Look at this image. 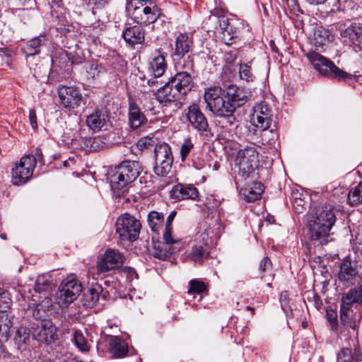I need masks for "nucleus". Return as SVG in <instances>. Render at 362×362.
Listing matches in <instances>:
<instances>
[{
	"label": "nucleus",
	"instance_id": "obj_1",
	"mask_svg": "<svg viewBox=\"0 0 362 362\" xmlns=\"http://www.w3.org/2000/svg\"><path fill=\"white\" fill-rule=\"evenodd\" d=\"M251 94L244 88L230 86L223 90L220 87L207 89L204 95L206 108L218 117L225 118L230 125L236 121L235 110L244 105Z\"/></svg>",
	"mask_w": 362,
	"mask_h": 362
},
{
	"label": "nucleus",
	"instance_id": "obj_2",
	"mask_svg": "<svg viewBox=\"0 0 362 362\" xmlns=\"http://www.w3.org/2000/svg\"><path fill=\"white\" fill-rule=\"evenodd\" d=\"M336 221L333 209L323 206L317 209L316 216L309 223L310 238L313 246H323L329 241V231Z\"/></svg>",
	"mask_w": 362,
	"mask_h": 362
},
{
	"label": "nucleus",
	"instance_id": "obj_3",
	"mask_svg": "<svg viewBox=\"0 0 362 362\" xmlns=\"http://www.w3.org/2000/svg\"><path fill=\"white\" fill-rule=\"evenodd\" d=\"M142 171L138 161L125 160L119 164L111 180V188L116 197H124L129 185L133 182Z\"/></svg>",
	"mask_w": 362,
	"mask_h": 362
},
{
	"label": "nucleus",
	"instance_id": "obj_4",
	"mask_svg": "<svg viewBox=\"0 0 362 362\" xmlns=\"http://www.w3.org/2000/svg\"><path fill=\"white\" fill-rule=\"evenodd\" d=\"M153 3L146 0H128L126 10L138 24L147 25L157 19V11L151 6Z\"/></svg>",
	"mask_w": 362,
	"mask_h": 362
},
{
	"label": "nucleus",
	"instance_id": "obj_5",
	"mask_svg": "<svg viewBox=\"0 0 362 362\" xmlns=\"http://www.w3.org/2000/svg\"><path fill=\"white\" fill-rule=\"evenodd\" d=\"M305 56L315 69L323 76L342 80L349 76L348 73L339 69L331 60L315 51H309Z\"/></svg>",
	"mask_w": 362,
	"mask_h": 362
},
{
	"label": "nucleus",
	"instance_id": "obj_6",
	"mask_svg": "<svg viewBox=\"0 0 362 362\" xmlns=\"http://www.w3.org/2000/svg\"><path fill=\"white\" fill-rule=\"evenodd\" d=\"M259 153L255 144L247 146L238 151L235 163L239 168V175L247 177L257 168Z\"/></svg>",
	"mask_w": 362,
	"mask_h": 362
},
{
	"label": "nucleus",
	"instance_id": "obj_7",
	"mask_svg": "<svg viewBox=\"0 0 362 362\" xmlns=\"http://www.w3.org/2000/svg\"><path fill=\"white\" fill-rule=\"evenodd\" d=\"M141 228L140 221L129 214L121 215L116 221V231L122 241H135L139 238Z\"/></svg>",
	"mask_w": 362,
	"mask_h": 362
},
{
	"label": "nucleus",
	"instance_id": "obj_8",
	"mask_svg": "<svg viewBox=\"0 0 362 362\" xmlns=\"http://www.w3.org/2000/svg\"><path fill=\"white\" fill-rule=\"evenodd\" d=\"M82 291V286L74 276L64 279L58 288L56 300L61 307L74 302Z\"/></svg>",
	"mask_w": 362,
	"mask_h": 362
},
{
	"label": "nucleus",
	"instance_id": "obj_9",
	"mask_svg": "<svg viewBox=\"0 0 362 362\" xmlns=\"http://www.w3.org/2000/svg\"><path fill=\"white\" fill-rule=\"evenodd\" d=\"M36 164L37 160L35 156H23L12 168L13 184L21 185L26 183L32 177Z\"/></svg>",
	"mask_w": 362,
	"mask_h": 362
},
{
	"label": "nucleus",
	"instance_id": "obj_10",
	"mask_svg": "<svg viewBox=\"0 0 362 362\" xmlns=\"http://www.w3.org/2000/svg\"><path fill=\"white\" fill-rule=\"evenodd\" d=\"M154 156L155 173L158 176H165L170 171L173 163L170 146L165 142L158 143L154 147Z\"/></svg>",
	"mask_w": 362,
	"mask_h": 362
},
{
	"label": "nucleus",
	"instance_id": "obj_11",
	"mask_svg": "<svg viewBox=\"0 0 362 362\" xmlns=\"http://www.w3.org/2000/svg\"><path fill=\"white\" fill-rule=\"evenodd\" d=\"M125 257L119 250H105L97 258L96 267L100 273H105L120 268Z\"/></svg>",
	"mask_w": 362,
	"mask_h": 362
},
{
	"label": "nucleus",
	"instance_id": "obj_12",
	"mask_svg": "<svg viewBox=\"0 0 362 362\" xmlns=\"http://www.w3.org/2000/svg\"><path fill=\"white\" fill-rule=\"evenodd\" d=\"M272 120V110L266 102L262 101L253 107V113L251 116V123L253 126L265 131L269 127Z\"/></svg>",
	"mask_w": 362,
	"mask_h": 362
},
{
	"label": "nucleus",
	"instance_id": "obj_13",
	"mask_svg": "<svg viewBox=\"0 0 362 362\" xmlns=\"http://www.w3.org/2000/svg\"><path fill=\"white\" fill-rule=\"evenodd\" d=\"M337 278L339 283L346 287L354 285L360 278L358 270L349 256H346L341 262Z\"/></svg>",
	"mask_w": 362,
	"mask_h": 362
},
{
	"label": "nucleus",
	"instance_id": "obj_14",
	"mask_svg": "<svg viewBox=\"0 0 362 362\" xmlns=\"http://www.w3.org/2000/svg\"><path fill=\"white\" fill-rule=\"evenodd\" d=\"M340 35L353 45L362 50V23L349 22L344 27H339Z\"/></svg>",
	"mask_w": 362,
	"mask_h": 362
},
{
	"label": "nucleus",
	"instance_id": "obj_15",
	"mask_svg": "<svg viewBox=\"0 0 362 362\" xmlns=\"http://www.w3.org/2000/svg\"><path fill=\"white\" fill-rule=\"evenodd\" d=\"M57 328L50 321H43L33 334V339L46 344H50L58 339Z\"/></svg>",
	"mask_w": 362,
	"mask_h": 362
},
{
	"label": "nucleus",
	"instance_id": "obj_16",
	"mask_svg": "<svg viewBox=\"0 0 362 362\" xmlns=\"http://www.w3.org/2000/svg\"><path fill=\"white\" fill-rule=\"evenodd\" d=\"M58 93L61 103L66 108L78 107L82 100L81 93L74 87L63 86L59 88Z\"/></svg>",
	"mask_w": 362,
	"mask_h": 362
},
{
	"label": "nucleus",
	"instance_id": "obj_17",
	"mask_svg": "<svg viewBox=\"0 0 362 362\" xmlns=\"http://www.w3.org/2000/svg\"><path fill=\"white\" fill-rule=\"evenodd\" d=\"M187 117L193 128L199 132L208 130V121L197 104L194 103L188 107Z\"/></svg>",
	"mask_w": 362,
	"mask_h": 362
},
{
	"label": "nucleus",
	"instance_id": "obj_18",
	"mask_svg": "<svg viewBox=\"0 0 362 362\" xmlns=\"http://www.w3.org/2000/svg\"><path fill=\"white\" fill-rule=\"evenodd\" d=\"M181 98L178 90L171 86L170 82H168L163 87L160 88L156 93V98L160 104L168 106L171 103H175Z\"/></svg>",
	"mask_w": 362,
	"mask_h": 362
},
{
	"label": "nucleus",
	"instance_id": "obj_19",
	"mask_svg": "<svg viewBox=\"0 0 362 362\" xmlns=\"http://www.w3.org/2000/svg\"><path fill=\"white\" fill-rule=\"evenodd\" d=\"M170 82L181 97L187 94L192 87V77L187 71L178 72Z\"/></svg>",
	"mask_w": 362,
	"mask_h": 362
},
{
	"label": "nucleus",
	"instance_id": "obj_20",
	"mask_svg": "<svg viewBox=\"0 0 362 362\" xmlns=\"http://www.w3.org/2000/svg\"><path fill=\"white\" fill-rule=\"evenodd\" d=\"M197 189L191 185L177 184L170 191V197L181 200L185 199H195L198 197Z\"/></svg>",
	"mask_w": 362,
	"mask_h": 362
},
{
	"label": "nucleus",
	"instance_id": "obj_21",
	"mask_svg": "<svg viewBox=\"0 0 362 362\" xmlns=\"http://www.w3.org/2000/svg\"><path fill=\"white\" fill-rule=\"evenodd\" d=\"M48 42V38L45 35H40L28 40L25 45L22 48V52L25 54L27 60L29 57L40 53L41 48Z\"/></svg>",
	"mask_w": 362,
	"mask_h": 362
},
{
	"label": "nucleus",
	"instance_id": "obj_22",
	"mask_svg": "<svg viewBox=\"0 0 362 362\" xmlns=\"http://www.w3.org/2000/svg\"><path fill=\"white\" fill-rule=\"evenodd\" d=\"M85 300L88 306H93L97 303L100 304V300L105 301L106 294L103 292L102 286L98 283L93 284L88 288L87 293L84 294ZM103 303H101L103 304Z\"/></svg>",
	"mask_w": 362,
	"mask_h": 362
},
{
	"label": "nucleus",
	"instance_id": "obj_23",
	"mask_svg": "<svg viewBox=\"0 0 362 362\" xmlns=\"http://www.w3.org/2000/svg\"><path fill=\"white\" fill-rule=\"evenodd\" d=\"M123 38L130 45L141 44L144 42V30L140 25L127 28L122 33Z\"/></svg>",
	"mask_w": 362,
	"mask_h": 362
},
{
	"label": "nucleus",
	"instance_id": "obj_24",
	"mask_svg": "<svg viewBox=\"0 0 362 362\" xmlns=\"http://www.w3.org/2000/svg\"><path fill=\"white\" fill-rule=\"evenodd\" d=\"M108 115L105 111L95 110L86 119L87 125L93 130L101 129L107 122Z\"/></svg>",
	"mask_w": 362,
	"mask_h": 362
},
{
	"label": "nucleus",
	"instance_id": "obj_25",
	"mask_svg": "<svg viewBox=\"0 0 362 362\" xmlns=\"http://www.w3.org/2000/svg\"><path fill=\"white\" fill-rule=\"evenodd\" d=\"M110 353L114 358H124L127 355V344L118 337H110L109 339Z\"/></svg>",
	"mask_w": 362,
	"mask_h": 362
},
{
	"label": "nucleus",
	"instance_id": "obj_26",
	"mask_svg": "<svg viewBox=\"0 0 362 362\" xmlns=\"http://www.w3.org/2000/svg\"><path fill=\"white\" fill-rule=\"evenodd\" d=\"M129 120L131 127L137 129L146 121V118L136 104L131 103L129 107Z\"/></svg>",
	"mask_w": 362,
	"mask_h": 362
},
{
	"label": "nucleus",
	"instance_id": "obj_27",
	"mask_svg": "<svg viewBox=\"0 0 362 362\" xmlns=\"http://www.w3.org/2000/svg\"><path fill=\"white\" fill-rule=\"evenodd\" d=\"M191 47V41L188 36L185 34H180L175 42L174 56L181 58L189 51Z\"/></svg>",
	"mask_w": 362,
	"mask_h": 362
},
{
	"label": "nucleus",
	"instance_id": "obj_28",
	"mask_svg": "<svg viewBox=\"0 0 362 362\" xmlns=\"http://www.w3.org/2000/svg\"><path fill=\"white\" fill-rule=\"evenodd\" d=\"M341 303L352 306L354 303L362 304V285L350 289L341 297Z\"/></svg>",
	"mask_w": 362,
	"mask_h": 362
},
{
	"label": "nucleus",
	"instance_id": "obj_29",
	"mask_svg": "<svg viewBox=\"0 0 362 362\" xmlns=\"http://www.w3.org/2000/svg\"><path fill=\"white\" fill-rule=\"evenodd\" d=\"M263 190L262 183L255 182L252 187L242 189L241 194L247 202H254L260 198Z\"/></svg>",
	"mask_w": 362,
	"mask_h": 362
},
{
	"label": "nucleus",
	"instance_id": "obj_30",
	"mask_svg": "<svg viewBox=\"0 0 362 362\" xmlns=\"http://www.w3.org/2000/svg\"><path fill=\"white\" fill-rule=\"evenodd\" d=\"M147 221L151 230L158 233L163 226L164 215L161 212L151 211L148 214Z\"/></svg>",
	"mask_w": 362,
	"mask_h": 362
},
{
	"label": "nucleus",
	"instance_id": "obj_31",
	"mask_svg": "<svg viewBox=\"0 0 362 362\" xmlns=\"http://www.w3.org/2000/svg\"><path fill=\"white\" fill-rule=\"evenodd\" d=\"M332 39L333 37L327 30L318 28L314 33L313 43L317 49H323Z\"/></svg>",
	"mask_w": 362,
	"mask_h": 362
},
{
	"label": "nucleus",
	"instance_id": "obj_32",
	"mask_svg": "<svg viewBox=\"0 0 362 362\" xmlns=\"http://www.w3.org/2000/svg\"><path fill=\"white\" fill-rule=\"evenodd\" d=\"M351 308L350 305L341 303L340 320L342 325L355 330L357 327V323L352 317L353 311L351 310Z\"/></svg>",
	"mask_w": 362,
	"mask_h": 362
},
{
	"label": "nucleus",
	"instance_id": "obj_33",
	"mask_svg": "<svg viewBox=\"0 0 362 362\" xmlns=\"http://www.w3.org/2000/svg\"><path fill=\"white\" fill-rule=\"evenodd\" d=\"M151 67L155 78H158L164 74L167 64L163 54H158L153 57L151 63Z\"/></svg>",
	"mask_w": 362,
	"mask_h": 362
},
{
	"label": "nucleus",
	"instance_id": "obj_34",
	"mask_svg": "<svg viewBox=\"0 0 362 362\" xmlns=\"http://www.w3.org/2000/svg\"><path fill=\"white\" fill-rule=\"evenodd\" d=\"M212 17L210 16L209 19L211 20H216L218 19L219 23V28L222 31H228V28L231 23L229 22L228 19L224 17V9L221 8H216L213 11H211Z\"/></svg>",
	"mask_w": 362,
	"mask_h": 362
},
{
	"label": "nucleus",
	"instance_id": "obj_35",
	"mask_svg": "<svg viewBox=\"0 0 362 362\" xmlns=\"http://www.w3.org/2000/svg\"><path fill=\"white\" fill-rule=\"evenodd\" d=\"M30 340V331L27 328L21 327L17 329L14 337V341L16 344H18V349H25L23 346L28 344Z\"/></svg>",
	"mask_w": 362,
	"mask_h": 362
},
{
	"label": "nucleus",
	"instance_id": "obj_36",
	"mask_svg": "<svg viewBox=\"0 0 362 362\" xmlns=\"http://www.w3.org/2000/svg\"><path fill=\"white\" fill-rule=\"evenodd\" d=\"M52 288V283L50 277L43 274L37 277L35 284V291L37 293L49 292Z\"/></svg>",
	"mask_w": 362,
	"mask_h": 362
},
{
	"label": "nucleus",
	"instance_id": "obj_37",
	"mask_svg": "<svg viewBox=\"0 0 362 362\" xmlns=\"http://www.w3.org/2000/svg\"><path fill=\"white\" fill-rule=\"evenodd\" d=\"M72 341L80 351L83 352L89 351L90 345L81 331L76 330L74 332Z\"/></svg>",
	"mask_w": 362,
	"mask_h": 362
},
{
	"label": "nucleus",
	"instance_id": "obj_38",
	"mask_svg": "<svg viewBox=\"0 0 362 362\" xmlns=\"http://www.w3.org/2000/svg\"><path fill=\"white\" fill-rule=\"evenodd\" d=\"M347 201L351 206H356L362 203L361 183H359L357 186L350 190L348 194Z\"/></svg>",
	"mask_w": 362,
	"mask_h": 362
},
{
	"label": "nucleus",
	"instance_id": "obj_39",
	"mask_svg": "<svg viewBox=\"0 0 362 362\" xmlns=\"http://www.w3.org/2000/svg\"><path fill=\"white\" fill-rule=\"evenodd\" d=\"M101 141L100 137L95 138H81L80 141V146L86 151H96Z\"/></svg>",
	"mask_w": 362,
	"mask_h": 362
},
{
	"label": "nucleus",
	"instance_id": "obj_40",
	"mask_svg": "<svg viewBox=\"0 0 362 362\" xmlns=\"http://www.w3.org/2000/svg\"><path fill=\"white\" fill-rule=\"evenodd\" d=\"M172 255V250H147L144 257L146 261H148V258L151 259L152 257L159 260H165L171 257Z\"/></svg>",
	"mask_w": 362,
	"mask_h": 362
},
{
	"label": "nucleus",
	"instance_id": "obj_41",
	"mask_svg": "<svg viewBox=\"0 0 362 362\" xmlns=\"http://www.w3.org/2000/svg\"><path fill=\"white\" fill-rule=\"evenodd\" d=\"M189 288L188 290V293H203L206 288V284L198 279H192L189 282Z\"/></svg>",
	"mask_w": 362,
	"mask_h": 362
},
{
	"label": "nucleus",
	"instance_id": "obj_42",
	"mask_svg": "<svg viewBox=\"0 0 362 362\" xmlns=\"http://www.w3.org/2000/svg\"><path fill=\"white\" fill-rule=\"evenodd\" d=\"M173 228H165L163 239L165 244L168 245H179L181 242V239L179 238L173 237L172 235Z\"/></svg>",
	"mask_w": 362,
	"mask_h": 362
},
{
	"label": "nucleus",
	"instance_id": "obj_43",
	"mask_svg": "<svg viewBox=\"0 0 362 362\" xmlns=\"http://www.w3.org/2000/svg\"><path fill=\"white\" fill-rule=\"evenodd\" d=\"M193 147L194 144L189 139H187L184 141L180 148V157L182 161H184L186 159Z\"/></svg>",
	"mask_w": 362,
	"mask_h": 362
},
{
	"label": "nucleus",
	"instance_id": "obj_44",
	"mask_svg": "<svg viewBox=\"0 0 362 362\" xmlns=\"http://www.w3.org/2000/svg\"><path fill=\"white\" fill-rule=\"evenodd\" d=\"M239 74L242 79L247 81L252 80V74L251 72L250 66L248 64H240Z\"/></svg>",
	"mask_w": 362,
	"mask_h": 362
},
{
	"label": "nucleus",
	"instance_id": "obj_45",
	"mask_svg": "<svg viewBox=\"0 0 362 362\" xmlns=\"http://www.w3.org/2000/svg\"><path fill=\"white\" fill-rule=\"evenodd\" d=\"M327 318L332 330L335 331L338 327L337 315L334 310L327 312Z\"/></svg>",
	"mask_w": 362,
	"mask_h": 362
},
{
	"label": "nucleus",
	"instance_id": "obj_46",
	"mask_svg": "<svg viewBox=\"0 0 362 362\" xmlns=\"http://www.w3.org/2000/svg\"><path fill=\"white\" fill-rule=\"evenodd\" d=\"M351 348H344L341 352L338 354L337 362H351Z\"/></svg>",
	"mask_w": 362,
	"mask_h": 362
},
{
	"label": "nucleus",
	"instance_id": "obj_47",
	"mask_svg": "<svg viewBox=\"0 0 362 362\" xmlns=\"http://www.w3.org/2000/svg\"><path fill=\"white\" fill-rule=\"evenodd\" d=\"M354 351H351V362H362V355L358 347V341L353 340Z\"/></svg>",
	"mask_w": 362,
	"mask_h": 362
},
{
	"label": "nucleus",
	"instance_id": "obj_48",
	"mask_svg": "<svg viewBox=\"0 0 362 362\" xmlns=\"http://www.w3.org/2000/svg\"><path fill=\"white\" fill-rule=\"evenodd\" d=\"M189 256L194 262H202L204 258L207 257L208 253H205L204 250H193Z\"/></svg>",
	"mask_w": 362,
	"mask_h": 362
},
{
	"label": "nucleus",
	"instance_id": "obj_49",
	"mask_svg": "<svg viewBox=\"0 0 362 362\" xmlns=\"http://www.w3.org/2000/svg\"><path fill=\"white\" fill-rule=\"evenodd\" d=\"M192 166L197 170H204L206 167V161L199 156H194L192 159Z\"/></svg>",
	"mask_w": 362,
	"mask_h": 362
},
{
	"label": "nucleus",
	"instance_id": "obj_50",
	"mask_svg": "<svg viewBox=\"0 0 362 362\" xmlns=\"http://www.w3.org/2000/svg\"><path fill=\"white\" fill-rule=\"evenodd\" d=\"M221 40L227 45H232L234 40V35L230 34L229 33H226V31L221 32Z\"/></svg>",
	"mask_w": 362,
	"mask_h": 362
},
{
	"label": "nucleus",
	"instance_id": "obj_51",
	"mask_svg": "<svg viewBox=\"0 0 362 362\" xmlns=\"http://www.w3.org/2000/svg\"><path fill=\"white\" fill-rule=\"evenodd\" d=\"M29 120L30 125L32 126L33 129H37V117L35 111L33 109L30 110L29 111Z\"/></svg>",
	"mask_w": 362,
	"mask_h": 362
},
{
	"label": "nucleus",
	"instance_id": "obj_52",
	"mask_svg": "<svg viewBox=\"0 0 362 362\" xmlns=\"http://www.w3.org/2000/svg\"><path fill=\"white\" fill-rule=\"evenodd\" d=\"M177 214L176 211H172L167 217L165 228H173V221Z\"/></svg>",
	"mask_w": 362,
	"mask_h": 362
},
{
	"label": "nucleus",
	"instance_id": "obj_53",
	"mask_svg": "<svg viewBox=\"0 0 362 362\" xmlns=\"http://www.w3.org/2000/svg\"><path fill=\"white\" fill-rule=\"evenodd\" d=\"M87 72L92 78H94L98 75L100 71L98 70L97 64H91L89 69L87 70Z\"/></svg>",
	"mask_w": 362,
	"mask_h": 362
},
{
	"label": "nucleus",
	"instance_id": "obj_54",
	"mask_svg": "<svg viewBox=\"0 0 362 362\" xmlns=\"http://www.w3.org/2000/svg\"><path fill=\"white\" fill-rule=\"evenodd\" d=\"M272 262L270 259L268 257H264L263 259L261 261L259 264V270L261 272H264L267 267L271 266Z\"/></svg>",
	"mask_w": 362,
	"mask_h": 362
},
{
	"label": "nucleus",
	"instance_id": "obj_55",
	"mask_svg": "<svg viewBox=\"0 0 362 362\" xmlns=\"http://www.w3.org/2000/svg\"><path fill=\"white\" fill-rule=\"evenodd\" d=\"M15 2L22 6H32L35 3V0H14Z\"/></svg>",
	"mask_w": 362,
	"mask_h": 362
},
{
	"label": "nucleus",
	"instance_id": "obj_56",
	"mask_svg": "<svg viewBox=\"0 0 362 362\" xmlns=\"http://www.w3.org/2000/svg\"><path fill=\"white\" fill-rule=\"evenodd\" d=\"M229 57H226V61L232 63L235 61L237 57V52L236 51H230L228 52Z\"/></svg>",
	"mask_w": 362,
	"mask_h": 362
},
{
	"label": "nucleus",
	"instance_id": "obj_57",
	"mask_svg": "<svg viewBox=\"0 0 362 362\" xmlns=\"http://www.w3.org/2000/svg\"><path fill=\"white\" fill-rule=\"evenodd\" d=\"M310 4H324L327 0H306Z\"/></svg>",
	"mask_w": 362,
	"mask_h": 362
},
{
	"label": "nucleus",
	"instance_id": "obj_58",
	"mask_svg": "<svg viewBox=\"0 0 362 362\" xmlns=\"http://www.w3.org/2000/svg\"><path fill=\"white\" fill-rule=\"evenodd\" d=\"M151 141H153V140L150 138H144L141 140H140V143H142L144 145H151Z\"/></svg>",
	"mask_w": 362,
	"mask_h": 362
},
{
	"label": "nucleus",
	"instance_id": "obj_59",
	"mask_svg": "<svg viewBox=\"0 0 362 362\" xmlns=\"http://www.w3.org/2000/svg\"><path fill=\"white\" fill-rule=\"evenodd\" d=\"M227 33H229L230 34H232L233 35H234V37H235L237 36V33H236V31L234 30V28L232 25H230L229 28H228V31H226Z\"/></svg>",
	"mask_w": 362,
	"mask_h": 362
},
{
	"label": "nucleus",
	"instance_id": "obj_60",
	"mask_svg": "<svg viewBox=\"0 0 362 362\" xmlns=\"http://www.w3.org/2000/svg\"><path fill=\"white\" fill-rule=\"evenodd\" d=\"M124 270L127 272L129 275H133L135 274L134 269L131 267H125Z\"/></svg>",
	"mask_w": 362,
	"mask_h": 362
},
{
	"label": "nucleus",
	"instance_id": "obj_61",
	"mask_svg": "<svg viewBox=\"0 0 362 362\" xmlns=\"http://www.w3.org/2000/svg\"><path fill=\"white\" fill-rule=\"evenodd\" d=\"M156 83V81L154 79L148 80V84L149 86H153Z\"/></svg>",
	"mask_w": 362,
	"mask_h": 362
},
{
	"label": "nucleus",
	"instance_id": "obj_62",
	"mask_svg": "<svg viewBox=\"0 0 362 362\" xmlns=\"http://www.w3.org/2000/svg\"><path fill=\"white\" fill-rule=\"evenodd\" d=\"M36 156H38V157H41L42 156V152L40 149H37L36 150Z\"/></svg>",
	"mask_w": 362,
	"mask_h": 362
},
{
	"label": "nucleus",
	"instance_id": "obj_63",
	"mask_svg": "<svg viewBox=\"0 0 362 362\" xmlns=\"http://www.w3.org/2000/svg\"><path fill=\"white\" fill-rule=\"evenodd\" d=\"M218 167H219V163L218 162H216L214 165V170H218Z\"/></svg>",
	"mask_w": 362,
	"mask_h": 362
},
{
	"label": "nucleus",
	"instance_id": "obj_64",
	"mask_svg": "<svg viewBox=\"0 0 362 362\" xmlns=\"http://www.w3.org/2000/svg\"><path fill=\"white\" fill-rule=\"evenodd\" d=\"M247 310H251V311H253V310H254V308H252V307H250V306H247Z\"/></svg>",
	"mask_w": 362,
	"mask_h": 362
}]
</instances>
